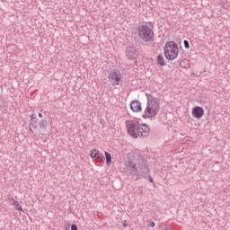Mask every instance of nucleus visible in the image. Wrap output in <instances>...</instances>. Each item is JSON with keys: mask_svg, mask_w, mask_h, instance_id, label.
Here are the masks:
<instances>
[{"mask_svg": "<svg viewBox=\"0 0 230 230\" xmlns=\"http://www.w3.org/2000/svg\"><path fill=\"white\" fill-rule=\"evenodd\" d=\"M8 200H9L11 206H13L15 203H17V200H15V199H13V198H8Z\"/></svg>", "mask_w": 230, "mask_h": 230, "instance_id": "nucleus-17", "label": "nucleus"}, {"mask_svg": "<svg viewBox=\"0 0 230 230\" xmlns=\"http://www.w3.org/2000/svg\"><path fill=\"white\" fill-rule=\"evenodd\" d=\"M71 230H78V226H76V225H72Z\"/></svg>", "mask_w": 230, "mask_h": 230, "instance_id": "nucleus-19", "label": "nucleus"}, {"mask_svg": "<svg viewBox=\"0 0 230 230\" xmlns=\"http://www.w3.org/2000/svg\"><path fill=\"white\" fill-rule=\"evenodd\" d=\"M185 49H190V42L187 40H183Z\"/></svg>", "mask_w": 230, "mask_h": 230, "instance_id": "nucleus-16", "label": "nucleus"}, {"mask_svg": "<svg viewBox=\"0 0 230 230\" xmlns=\"http://www.w3.org/2000/svg\"><path fill=\"white\" fill-rule=\"evenodd\" d=\"M105 157H106V164L107 166L111 165V163L112 162V157L111 156V153L105 152Z\"/></svg>", "mask_w": 230, "mask_h": 230, "instance_id": "nucleus-12", "label": "nucleus"}, {"mask_svg": "<svg viewBox=\"0 0 230 230\" xmlns=\"http://www.w3.org/2000/svg\"><path fill=\"white\" fill-rule=\"evenodd\" d=\"M37 119V114L32 113V114L31 115V121H33V119Z\"/></svg>", "mask_w": 230, "mask_h": 230, "instance_id": "nucleus-18", "label": "nucleus"}, {"mask_svg": "<svg viewBox=\"0 0 230 230\" xmlns=\"http://www.w3.org/2000/svg\"><path fill=\"white\" fill-rule=\"evenodd\" d=\"M127 58L129 60H135V58L137 57V51L134 49V47H130L126 50Z\"/></svg>", "mask_w": 230, "mask_h": 230, "instance_id": "nucleus-9", "label": "nucleus"}, {"mask_svg": "<svg viewBox=\"0 0 230 230\" xmlns=\"http://www.w3.org/2000/svg\"><path fill=\"white\" fill-rule=\"evenodd\" d=\"M38 133H36V136H37ZM39 137H41V136H44V133H39Z\"/></svg>", "mask_w": 230, "mask_h": 230, "instance_id": "nucleus-22", "label": "nucleus"}, {"mask_svg": "<svg viewBox=\"0 0 230 230\" xmlns=\"http://www.w3.org/2000/svg\"><path fill=\"white\" fill-rule=\"evenodd\" d=\"M123 227H127V224L124 223V224H123Z\"/></svg>", "mask_w": 230, "mask_h": 230, "instance_id": "nucleus-25", "label": "nucleus"}, {"mask_svg": "<svg viewBox=\"0 0 230 230\" xmlns=\"http://www.w3.org/2000/svg\"><path fill=\"white\" fill-rule=\"evenodd\" d=\"M137 35L144 42H154V27L151 22H143L137 27Z\"/></svg>", "mask_w": 230, "mask_h": 230, "instance_id": "nucleus-3", "label": "nucleus"}, {"mask_svg": "<svg viewBox=\"0 0 230 230\" xmlns=\"http://www.w3.org/2000/svg\"><path fill=\"white\" fill-rule=\"evenodd\" d=\"M146 108L145 109L144 114L142 115V118H144V119L155 118V116L159 114V110L161 109L159 99L150 94H146Z\"/></svg>", "mask_w": 230, "mask_h": 230, "instance_id": "nucleus-2", "label": "nucleus"}, {"mask_svg": "<svg viewBox=\"0 0 230 230\" xmlns=\"http://www.w3.org/2000/svg\"><path fill=\"white\" fill-rule=\"evenodd\" d=\"M46 125H48V122L46 120H40L39 124L40 130H46L47 128Z\"/></svg>", "mask_w": 230, "mask_h": 230, "instance_id": "nucleus-14", "label": "nucleus"}, {"mask_svg": "<svg viewBox=\"0 0 230 230\" xmlns=\"http://www.w3.org/2000/svg\"><path fill=\"white\" fill-rule=\"evenodd\" d=\"M30 131L32 132V134H33V129H31V128H30Z\"/></svg>", "mask_w": 230, "mask_h": 230, "instance_id": "nucleus-24", "label": "nucleus"}, {"mask_svg": "<svg viewBox=\"0 0 230 230\" xmlns=\"http://www.w3.org/2000/svg\"><path fill=\"white\" fill-rule=\"evenodd\" d=\"M149 182H154V178L149 176Z\"/></svg>", "mask_w": 230, "mask_h": 230, "instance_id": "nucleus-21", "label": "nucleus"}, {"mask_svg": "<svg viewBox=\"0 0 230 230\" xmlns=\"http://www.w3.org/2000/svg\"><path fill=\"white\" fill-rule=\"evenodd\" d=\"M38 116L39 118H44V115H42V113H39Z\"/></svg>", "mask_w": 230, "mask_h": 230, "instance_id": "nucleus-23", "label": "nucleus"}, {"mask_svg": "<svg viewBox=\"0 0 230 230\" xmlns=\"http://www.w3.org/2000/svg\"><path fill=\"white\" fill-rule=\"evenodd\" d=\"M149 227H155V223L154 221L150 222Z\"/></svg>", "mask_w": 230, "mask_h": 230, "instance_id": "nucleus-20", "label": "nucleus"}, {"mask_svg": "<svg viewBox=\"0 0 230 230\" xmlns=\"http://www.w3.org/2000/svg\"><path fill=\"white\" fill-rule=\"evenodd\" d=\"M157 64L161 66H166V62L164 61V58H163V55H159L157 57Z\"/></svg>", "mask_w": 230, "mask_h": 230, "instance_id": "nucleus-11", "label": "nucleus"}, {"mask_svg": "<svg viewBox=\"0 0 230 230\" xmlns=\"http://www.w3.org/2000/svg\"><path fill=\"white\" fill-rule=\"evenodd\" d=\"M123 79V76L121 75V72L118 69H112L110 71L108 75V80L110 84L112 85V87H117V85H119L121 84V80Z\"/></svg>", "mask_w": 230, "mask_h": 230, "instance_id": "nucleus-6", "label": "nucleus"}, {"mask_svg": "<svg viewBox=\"0 0 230 230\" xmlns=\"http://www.w3.org/2000/svg\"><path fill=\"white\" fill-rule=\"evenodd\" d=\"M100 154V151L98 149H92L90 151V157H92V159H94V157H96V155H98Z\"/></svg>", "mask_w": 230, "mask_h": 230, "instance_id": "nucleus-13", "label": "nucleus"}, {"mask_svg": "<svg viewBox=\"0 0 230 230\" xmlns=\"http://www.w3.org/2000/svg\"><path fill=\"white\" fill-rule=\"evenodd\" d=\"M13 207L17 211H23L22 207L19 204V201H16V203L13 204Z\"/></svg>", "mask_w": 230, "mask_h": 230, "instance_id": "nucleus-15", "label": "nucleus"}, {"mask_svg": "<svg viewBox=\"0 0 230 230\" xmlns=\"http://www.w3.org/2000/svg\"><path fill=\"white\" fill-rule=\"evenodd\" d=\"M130 109L133 111V112H141V102L139 101H133L130 103Z\"/></svg>", "mask_w": 230, "mask_h": 230, "instance_id": "nucleus-10", "label": "nucleus"}, {"mask_svg": "<svg viewBox=\"0 0 230 230\" xmlns=\"http://www.w3.org/2000/svg\"><path fill=\"white\" fill-rule=\"evenodd\" d=\"M128 155L132 158L125 163V166L130 174L137 175V177H146L150 173V169L146 165L145 158L139 153L136 152H131Z\"/></svg>", "mask_w": 230, "mask_h": 230, "instance_id": "nucleus-1", "label": "nucleus"}, {"mask_svg": "<svg viewBox=\"0 0 230 230\" xmlns=\"http://www.w3.org/2000/svg\"><path fill=\"white\" fill-rule=\"evenodd\" d=\"M148 136H150V127L146 123L139 122L137 139L138 137L145 139V137H148Z\"/></svg>", "mask_w": 230, "mask_h": 230, "instance_id": "nucleus-7", "label": "nucleus"}, {"mask_svg": "<svg viewBox=\"0 0 230 230\" xmlns=\"http://www.w3.org/2000/svg\"><path fill=\"white\" fill-rule=\"evenodd\" d=\"M139 120L134 119H128L125 121L126 128L128 131V134L133 138L137 139V136L139 134L138 128H139Z\"/></svg>", "mask_w": 230, "mask_h": 230, "instance_id": "nucleus-5", "label": "nucleus"}, {"mask_svg": "<svg viewBox=\"0 0 230 230\" xmlns=\"http://www.w3.org/2000/svg\"><path fill=\"white\" fill-rule=\"evenodd\" d=\"M192 118H196V119H200L204 116V109L200 106H196L192 109L191 111Z\"/></svg>", "mask_w": 230, "mask_h": 230, "instance_id": "nucleus-8", "label": "nucleus"}, {"mask_svg": "<svg viewBox=\"0 0 230 230\" xmlns=\"http://www.w3.org/2000/svg\"><path fill=\"white\" fill-rule=\"evenodd\" d=\"M164 51L166 60H175L179 57V47L175 41L165 43Z\"/></svg>", "mask_w": 230, "mask_h": 230, "instance_id": "nucleus-4", "label": "nucleus"}]
</instances>
